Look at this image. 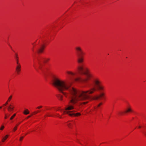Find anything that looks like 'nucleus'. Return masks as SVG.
<instances>
[{
	"instance_id": "15",
	"label": "nucleus",
	"mask_w": 146,
	"mask_h": 146,
	"mask_svg": "<svg viewBox=\"0 0 146 146\" xmlns=\"http://www.w3.org/2000/svg\"><path fill=\"white\" fill-rule=\"evenodd\" d=\"M132 110L130 108H128L125 112L126 113L129 112L130 111H131Z\"/></svg>"
},
{
	"instance_id": "13",
	"label": "nucleus",
	"mask_w": 146,
	"mask_h": 146,
	"mask_svg": "<svg viewBox=\"0 0 146 146\" xmlns=\"http://www.w3.org/2000/svg\"><path fill=\"white\" fill-rule=\"evenodd\" d=\"M19 124H17L16 126L14 127L13 131H15L17 129V126Z\"/></svg>"
},
{
	"instance_id": "3",
	"label": "nucleus",
	"mask_w": 146,
	"mask_h": 146,
	"mask_svg": "<svg viewBox=\"0 0 146 146\" xmlns=\"http://www.w3.org/2000/svg\"><path fill=\"white\" fill-rule=\"evenodd\" d=\"M74 108V106L72 105H68L66 106L65 108V110L63 111L64 114H67L70 116H77L79 115H80L81 114L79 113H74V112L75 111H70L71 110L73 109Z\"/></svg>"
},
{
	"instance_id": "34",
	"label": "nucleus",
	"mask_w": 146,
	"mask_h": 146,
	"mask_svg": "<svg viewBox=\"0 0 146 146\" xmlns=\"http://www.w3.org/2000/svg\"><path fill=\"white\" fill-rule=\"evenodd\" d=\"M39 68H40V69H41V68L40 67H40H39Z\"/></svg>"
},
{
	"instance_id": "19",
	"label": "nucleus",
	"mask_w": 146,
	"mask_h": 146,
	"mask_svg": "<svg viewBox=\"0 0 146 146\" xmlns=\"http://www.w3.org/2000/svg\"><path fill=\"white\" fill-rule=\"evenodd\" d=\"M4 128V126L3 125H2L1 126V127L0 128V130H3V129Z\"/></svg>"
},
{
	"instance_id": "5",
	"label": "nucleus",
	"mask_w": 146,
	"mask_h": 146,
	"mask_svg": "<svg viewBox=\"0 0 146 146\" xmlns=\"http://www.w3.org/2000/svg\"><path fill=\"white\" fill-rule=\"evenodd\" d=\"M45 46L44 45H42L38 50V52L39 53H42L44 48Z\"/></svg>"
},
{
	"instance_id": "1",
	"label": "nucleus",
	"mask_w": 146,
	"mask_h": 146,
	"mask_svg": "<svg viewBox=\"0 0 146 146\" xmlns=\"http://www.w3.org/2000/svg\"><path fill=\"white\" fill-rule=\"evenodd\" d=\"M94 86L91 87L88 90L80 91L71 87L70 84L66 81L54 78L52 80V84L66 97L68 96L69 102L80 108V105L85 104L90 100L89 94L93 93L97 89L104 90V87L102 85L101 82L98 78L94 80Z\"/></svg>"
},
{
	"instance_id": "37",
	"label": "nucleus",
	"mask_w": 146,
	"mask_h": 146,
	"mask_svg": "<svg viewBox=\"0 0 146 146\" xmlns=\"http://www.w3.org/2000/svg\"><path fill=\"white\" fill-rule=\"evenodd\" d=\"M50 108H53V107H51Z\"/></svg>"
},
{
	"instance_id": "29",
	"label": "nucleus",
	"mask_w": 146,
	"mask_h": 146,
	"mask_svg": "<svg viewBox=\"0 0 146 146\" xmlns=\"http://www.w3.org/2000/svg\"><path fill=\"white\" fill-rule=\"evenodd\" d=\"M59 110H60L61 111H62L63 110L62 109H59Z\"/></svg>"
},
{
	"instance_id": "22",
	"label": "nucleus",
	"mask_w": 146,
	"mask_h": 146,
	"mask_svg": "<svg viewBox=\"0 0 146 146\" xmlns=\"http://www.w3.org/2000/svg\"><path fill=\"white\" fill-rule=\"evenodd\" d=\"M23 138L24 137H21L20 139V141H21L23 139Z\"/></svg>"
},
{
	"instance_id": "9",
	"label": "nucleus",
	"mask_w": 146,
	"mask_h": 146,
	"mask_svg": "<svg viewBox=\"0 0 146 146\" xmlns=\"http://www.w3.org/2000/svg\"><path fill=\"white\" fill-rule=\"evenodd\" d=\"M70 121H68L67 122V126L70 128H72V123H70Z\"/></svg>"
},
{
	"instance_id": "17",
	"label": "nucleus",
	"mask_w": 146,
	"mask_h": 146,
	"mask_svg": "<svg viewBox=\"0 0 146 146\" xmlns=\"http://www.w3.org/2000/svg\"><path fill=\"white\" fill-rule=\"evenodd\" d=\"M62 96L61 95H60L58 97V98L60 100H62Z\"/></svg>"
},
{
	"instance_id": "32",
	"label": "nucleus",
	"mask_w": 146,
	"mask_h": 146,
	"mask_svg": "<svg viewBox=\"0 0 146 146\" xmlns=\"http://www.w3.org/2000/svg\"><path fill=\"white\" fill-rule=\"evenodd\" d=\"M138 127H139V128H140L141 127V126H139Z\"/></svg>"
},
{
	"instance_id": "6",
	"label": "nucleus",
	"mask_w": 146,
	"mask_h": 146,
	"mask_svg": "<svg viewBox=\"0 0 146 146\" xmlns=\"http://www.w3.org/2000/svg\"><path fill=\"white\" fill-rule=\"evenodd\" d=\"M104 95V93H101L100 95L95 96L93 97L92 98L93 100H98L101 97L103 96Z\"/></svg>"
},
{
	"instance_id": "14",
	"label": "nucleus",
	"mask_w": 146,
	"mask_h": 146,
	"mask_svg": "<svg viewBox=\"0 0 146 146\" xmlns=\"http://www.w3.org/2000/svg\"><path fill=\"white\" fill-rule=\"evenodd\" d=\"M16 58L17 59V64H19L18 62V57L17 56V54H16Z\"/></svg>"
},
{
	"instance_id": "35",
	"label": "nucleus",
	"mask_w": 146,
	"mask_h": 146,
	"mask_svg": "<svg viewBox=\"0 0 146 146\" xmlns=\"http://www.w3.org/2000/svg\"><path fill=\"white\" fill-rule=\"evenodd\" d=\"M122 113H120L121 114H122Z\"/></svg>"
},
{
	"instance_id": "16",
	"label": "nucleus",
	"mask_w": 146,
	"mask_h": 146,
	"mask_svg": "<svg viewBox=\"0 0 146 146\" xmlns=\"http://www.w3.org/2000/svg\"><path fill=\"white\" fill-rule=\"evenodd\" d=\"M16 115V113H15L14 114H13V115L10 117V119L11 120H12L14 118V117Z\"/></svg>"
},
{
	"instance_id": "10",
	"label": "nucleus",
	"mask_w": 146,
	"mask_h": 146,
	"mask_svg": "<svg viewBox=\"0 0 146 146\" xmlns=\"http://www.w3.org/2000/svg\"><path fill=\"white\" fill-rule=\"evenodd\" d=\"M67 73L70 75L72 76H75L76 75V74L74 73H73L71 72L67 71Z\"/></svg>"
},
{
	"instance_id": "21",
	"label": "nucleus",
	"mask_w": 146,
	"mask_h": 146,
	"mask_svg": "<svg viewBox=\"0 0 146 146\" xmlns=\"http://www.w3.org/2000/svg\"><path fill=\"white\" fill-rule=\"evenodd\" d=\"M56 115H58V116H57L58 117H59V118H62V117L61 116H60V115H59V114H58V113H57V114H56Z\"/></svg>"
},
{
	"instance_id": "11",
	"label": "nucleus",
	"mask_w": 146,
	"mask_h": 146,
	"mask_svg": "<svg viewBox=\"0 0 146 146\" xmlns=\"http://www.w3.org/2000/svg\"><path fill=\"white\" fill-rule=\"evenodd\" d=\"M8 137V135H6L3 138L2 141L3 142H4V141L7 139Z\"/></svg>"
},
{
	"instance_id": "24",
	"label": "nucleus",
	"mask_w": 146,
	"mask_h": 146,
	"mask_svg": "<svg viewBox=\"0 0 146 146\" xmlns=\"http://www.w3.org/2000/svg\"><path fill=\"white\" fill-rule=\"evenodd\" d=\"M8 104V102H7H7L5 103V104H3V106H6Z\"/></svg>"
},
{
	"instance_id": "20",
	"label": "nucleus",
	"mask_w": 146,
	"mask_h": 146,
	"mask_svg": "<svg viewBox=\"0 0 146 146\" xmlns=\"http://www.w3.org/2000/svg\"><path fill=\"white\" fill-rule=\"evenodd\" d=\"M12 98V96H11L9 97V98L8 99V101H10V100H11V99Z\"/></svg>"
},
{
	"instance_id": "4",
	"label": "nucleus",
	"mask_w": 146,
	"mask_h": 146,
	"mask_svg": "<svg viewBox=\"0 0 146 146\" xmlns=\"http://www.w3.org/2000/svg\"><path fill=\"white\" fill-rule=\"evenodd\" d=\"M49 60V58H38L37 59L38 63L39 64H40V63L42 62H46Z\"/></svg>"
},
{
	"instance_id": "26",
	"label": "nucleus",
	"mask_w": 146,
	"mask_h": 146,
	"mask_svg": "<svg viewBox=\"0 0 146 146\" xmlns=\"http://www.w3.org/2000/svg\"><path fill=\"white\" fill-rule=\"evenodd\" d=\"M38 112V111H34L33 112V113L34 114H37Z\"/></svg>"
},
{
	"instance_id": "12",
	"label": "nucleus",
	"mask_w": 146,
	"mask_h": 146,
	"mask_svg": "<svg viewBox=\"0 0 146 146\" xmlns=\"http://www.w3.org/2000/svg\"><path fill=\"white\" fill-rule=\"evenodd\" d=\"M29 111L27 109L23 113L25 115H27L29 113Z\"/></svg>"
},
{
	"instance_id": "7",
	"label": "nucleus",
	"mask_w": 146,
	"mask_h": 146,
	"mask_svg": "<svg viewBox=\"0 0 146 146\" xmlns=\"http://www.w3.org/2000/svg\"><path fill=\"white\" fill-rule=\"evenodd\" d=\"M14 108V106L11 104H10L8 106L7 109L8 111L11 112L13 110Z\"/></svg>"
},
{
	"instance_id": "18",
	"label": "nucleus",
	"mask_w": 146,
	"mask_h": 146,
	"mask_svg": "<svg viewBox=\"0 0 146 146\" xmlns=\"http://www.w3.org/2000/svg\"><path fill=\"white\" fill-rule=\"evenodd\" d=\"M10 114H5V118L7 119L8 117H9L10 116Z\"/></svg>"
},
{
	"instance_id": "27",
	"label": "nucleus",
	"mask_w": 146,
	"mask_h": 146,
	"mask_svg": "<svg viewBox=\"0 0 146 146\" xmlns=\"http://www.w3.org/2000/svg\"><path fill=\"white\" fill-rule=\"evenodd\" d=\"M32 115H29V116H28L26 118V119H28Z\"/></svg>"
},
{
	"instance_id": "28",
	"label": "nucleus",
	"mask_w": 146,
	"mask_h": 146,
	"mask_svg": "<svg viewBox=\"0 0 146 146\" xmlns=\"http://www.w3.org/2000/svg\"><path fill=\"white\" fill-rule=\"evenodd\" d=\"M47 116H51L52 115H49V114H48V115H47Z\"/></svg>"
},
{
	"instance_id": "25",
	"label": "nucleus",
	"mask_w": 146,
	"mask_h": 146,
	"mask_svg": "<svg viewBox=\"0 0 146 146\" xmlns=\"http://www.w3.org/2000/svg\"><path fill=\"white\" fill-rule=\"evenodd\" d=\"M102 103H100L98 105V107H99L101 105H102Z\"/></svg>"
},
{
	"instance_id": "8",
	"label": "nucleus",
	"mask_w": 146,
	"mask_h": 146,
	"mask_svg": "<svg viewBox=\"0 0 146 146\" xmlns=\"http://www.w3.org/2000/svg\"><path fill=\"white\" fill-rule=\"evenodd\" d=\"M21 67V65L20 64H17L16 68V70L18 73H19V72L20 71Z\"/></svg>"
},
{
	"instance_id": "31",
	"label": "nucleus",
	"mask_w": 146,
	"mask_h": 146,
	"mask_svg": "<svg viewBox=\"0 0 146 146\" xmlns=\"http://www.w3.org/2000/svg\"><path fill=\"white\" fill-rule=\"evenodd\" d=\"M34 66V68H35L36 69V70L37 71H38L37 70V69H36V68L35 67V66Z\"/></svg>"
},
{
	"instance_id": "33",
	"label": "nucleus",
	"mask_w": 146,
	"mask_h": 146,
	"mask_svg": "<svg viewBox=\"0 0 146 146\" xmlns=\"http://www.w3.org/2000/svg\"><path fill=\"white\" fill-rule=\"evenodd\" d=\"M2 108V106H0V109H1V108Z\"/></svg>"
},
{
	"instance_id": "2",
	"label": "nucleus",
	"mask_w": 146,
	"mask_h": 146,
	"mask_svg": "<svg viewBox=\"0 0 146 146\" xmlns=\"http://www.w3.org/2000/svg\"><path fill=\"white\" fill-rule=\"evenodd\" d=\"M77 56V61L80 64L78 67L79 71L81 75V77H78L75 79L77 82L86 84L92 77V74L89 72L86 68L82 64L84 61L83 56L84 53L82 48L80 46L75 48Z\"/></svg>"
},
{
	"instance_id": "36",
	"label": "nucleus",
	"mask_w": 146,
	"mask_h": 146,
	"mask_svg": "<svg viewBox=\"0 0 146 146\" xmlns=\"http://www.w3.org/2000/svg\"><path fill=\"white\" fill-rule=\"evenodd\" d=\"M38 111V112H40V111Z\"/></svg>"
},
{
	"instance_id": "30",
	"label": "nucleus",
	"mask_w": 146,
	"mask_h": 146,
	"mask_svg": "<svg viewBox=\"0 0 146 146\" xmlns=\"http://www.w3.org/2000/svg\"><path fill=\"white\" fill-rule=\"evenodd\" d=\"M144 133L146 136V132Z\"/></svg>"
},
{
	"instance_id": "23",
	"label": "nucleus",
	"mask_w": 146,
	"mask_h": 146,
	"mask_svg": "<svg viewBox=\"0 0 146 146\" xmlns=\"http://www.w3.org/2000/svg\"><path fill=\"white\" fill-rule=\"evenodd\" d=\"M42 107V106H40L37 107V109H40V108H41Z\"/></svg>"
}]
</instances>
